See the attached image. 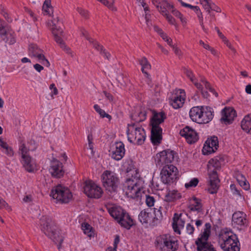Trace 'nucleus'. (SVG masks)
Returning a JSON list of instances; mask_svg holds the SVG:
<instances>
[{
    "mask_svg": "<svg viewBox=\"0 0 251 251\" xmlns=\"http://www.w3.org/2000/svg\"><path fill=\"white\" fill-rule=\"evenodd\" d=\"M81 33L82 34L83 36H84V37H86V38L87 39V40H89L90 42H92V43H94L95 41H93V40L91 38H89L88 36H87V31H85V30H82L81 31Z\"/></svg>",
    "mask_w": 251,
    "mask_h": 251,
    "instance_id": "nucleus-60",
    "label": "nucleus"
},
{
    "mask_svg": "<svg viewBox=\"0 0 251 251\" xmlns=\"http://www.w3.org/2000/svg\"><path fill=\"white\" fill-rule=\"evenodd\" d=\"M148 210V209H144L139 214L138 219L142 224H148L151 220V213Z\"/></svg>",
    "mask_w": 251,
    "mask_h": 251,
    "instance_id": "nucleus-33",
    "label": "nucleus"
},
{
    "mask_svg": "<svg viewBox=\"0 0 251 251\" xmlns=\"http://www.w3.org/2000/svg\"><path fill=\"white\" fill-rule=\"evenodd\" d=\"M223 156H219L211 159L207 165L209 172V187L208 191L210 194H216L219 187L220 179L217 173V170L221 168L222 164L224 163Z\"/></svg>",
    "mask_w": 251,
    "mask_h": 251,
    "instance_id": "nucleus-2",
    "label": "nucleus"
},
{
    "mask_svg": "<svg viewBox=\"0 0 251 251\" xmlns=\"http://www.w3.org/2000/svg\"><path fill=\"white\" fill-rule=\"evenodd\" d=\"M7 31L6 30V24L3 20V22L0 23V37H4Z\"/></svg>",
    "mask_w": 251,
    "mask_h": 251,
    "instance_id": "nucleus-48",
    "label": "nucleus"
},
{
    "mask_svg": "<svg viewBox=\"0 0 251 251\" xmlns=\"http://www.w3.org/2000/svg\"><path fill=\"white\" fill-rule=\"evenodd\" d=\"M181 198V195L176 190H169L165 196V201L167 202H174Z\"/></svg>",
    "mask_w": 251,
    "mask_h": 251,
    "instance_id": "nucleus-29",
    "label": "nucleus"
},
{
    "mask_svg": "<svg viewBox=\"0 0 251 251\" xmlns=\"http://www.w3.org/2000/svg\"><path fill=\"white\" fill-rule=\"evenodd\" d=\"M0 12L1 15H3V16L4 17V18L6 19V20L8 23H11L12 21V19L11 17H9L8 14L7 12L6 11V10L4 8H1L0 9Z\"/></svg>",
    "mask_w": 251,
    "mask_h": 251,
    "instance_id": "nucleus-51",
    "label": "nucleus"
},
{
    "mask_svg": "<svg viewBox=\"0 0 251 251\" xmlns=\"http://www.w3.org/2000/svg\"><path fill=\"white\" fill-rule=\"evenodd\" d=\"M202 122L201 124H206L211 121L213 118V112L210 109L206 108L205 111H204L203 108L202 116H201Z\"/></svg>",
    "mask_w": 251,
    "mask_h": 251,
    "instance_id": "nucleus-36",
    "label": "nucleus"
},
{
    "mask_svg": "<svg viewBox=\"0 0 251 251\" xmlns=\"http://www.w3.org/2000/svg\"><path fill=\"white\" fill-rule=\"evenodd\" d=\"M139 64L142 66L141 71L146 77H149L150 75L147 71L151 69V65L145 57H142L139 60Z\"/></svg>",
    "mask_w": 251,
    "mask_h": 251,
    "instance_id": "nucleus-34",
    "label": "nucleus"
},
{
    "mask_svg": "<svg viewBox=\"0 0 251 251\" xmlns=\"http://www.w3.org/2000/svg\"><path fill=\"white\" fill-rule=\"evenodd\" d=\"M168 22L172 25H176V20L175 18L171 15L168 14L165 17Z\"/></svg>",
    "mask_w": 251,
    "mask_h": 251,
    "instance_id": "nucleus-55",
    "label": "nucleus"
},
{
    "mask_svg": "<svg viewBox=\"0 0 251 251\" xmlns=\"http://www.w3.org/2000/svg\"><path fill=\"white\" fill-rule=\"evenodd\" d=\"M161 207H160L159 209L154 208V217L152 220L153 225H157L163 219V214L161 210Z\"/></svg>",
    "mask_w": 251,
    "mask_h": 251,
    "instance_id": "nucleus-37",
    "label": "nucleus"
},
{
    "mask_svg": "<svg viewBox=\"0 0 251 251\" xmlns=\"http://www.w3.org/2000/svg\"><path fill=\"white\" fill-rule=\"evenodd\" d=\"M6 205H7V203L0 197V208L5 207Z\"/></svg>",
    "mask_w": 251,
    "mask_h": 251,
    "instance_id": "nucleus-64",
    "label": "nucleus"
},
{
    "mask_svg": "<svg viewBox=\"0 0 251 251\" xmlns=\"http://www.w3.org/2000/svg\"><path fill=\"white\" fill-rule=\"evenodd\" d=\"M166 118L165 112L162 111L160 112H157L153 111V117L151 120V125L154 126L155 125L156 126H160L159 125L163 123Z\"/></svg>",
    "mask_w": 251,
    "mask_h": 251,
    "instance_id": "nucleus-25",
    "label": "nucleus"
},
{
    "mask_svg": "<svg viewBox=\"0 0 251 251\" xmlns=\"http://www.w3.org/2000/svg\"><path fill=\"white\" fill-rule=\"evenodd\" d=\"M51 30L55 42L60 45L62 49L66 50L67 53H70V49L67 47L65 43L62 40V37H64L62 23L54 24L52 25Z\"/></svg>",
    "mask_w": 251,
    "mask_h": 251,
    "instance_id": "nucleus-14",
    "label": "nucleus"
},
{
    "mask_svg": "<svg viewBox=\"0 0 251 251\" xmlns=\"http://www.w3.org/2000/svg\"><path fill=\"white\" fill-rule=\"evenodd\" d=\"M103 93L104 94L105 97L107 99V100H108L109 101H113V97L112 95V94H111L109 93H108L107 92H106L105 91H104L103 92Z\"/></svg>",
    "mask_w": 251,
    "mask_h": 251,
    "instance_id": "nucleus-59",
    "label": "nucleus"
},
{
    "mask_svg": "<svg viewBox=\"0 0 251 251\" xmlns=\"http://www.w3.org/2000/svg\"><path fill=\"white\" fill-rule=\"evenodd\" d=\"M126 173L129 176L125 184V187L127 188V195L132 199L141 197V190L144 187V180L140 177L138 169L133 165L132 161L127 167Z\"/></svg>",
    "mask_w": 251,
    "mask_h": 251,
    "instance_id": "nucleus-1",
    "label": "nucleus"
},
{
    "mask_svg": "<svg viewBox=\"0 0 251 251\" xmlns=\"http://www.w3.org/2000/svg\"><path fill=\"white\" fill-rule=\"evenodd\" d=\"M40 227L41 231L55 244L59 242L58 249L63 241L62 236L59 235L55 223L49 216H42L40 219Z\"/></svg>",
    "mask_w": 251,
    "mask_h": 251,
    "instance_id": "nucleus-4",
    "label": "nucleus"
},
{
    "mask_svg": "<svg viewBox=\"0 0 251 251\" xmlns=\"http://www.w3.org/2000/svg\"><path fill=\"white\" fill-rule=\"evenodd\" d=\"M230 189L234 195L241 196V191L237 189L235 184H231Z\"/></svg>",
    "mask_w": 251,
    "mask_h": 251,
    "instance_id": "nucleus-53",
    "label": "nucleus"
},
{
    "mask_svg": "<svg viewBox=\"0 0 251 251\" xmlns=\"http://www.w3.org/2000/svg\"><path fill=\"white\" fill-rule=\"evenodd\" d=\"M205 226L204 231L195 242L197 251H216L213 246L207 242L210 233L211 225L206 223Z\"/></svg>",
    "mask_w": 251,
    "mask_h": 251,
    "instance_id": "nucleus-9",
    "label": "nucleus"
},
{
    "mask_svg": "<svg viewBox=\"0 0 251 251\" xmlns=\"http://www.w3.org/2000/svg\"><path fill=\"white\" fill-rule=\"evenodd\" d=\"M162 129L160 126H151V140L154 145H158L160 144L162 136Z\"/></svg>",
    "mask_w": 251,
    "mask_h": 251,
    "instance_id": "nucleus-22",
    "label": "nucleus"
},
{
    "mask_svg": "<svg viewBox=\"0 0 251 251\" xmlns=\"http://www.w3.org/2000/svg\"><path fill=\"white\" fill-rule=\"evenodd\" d=\"M99 1L102 3L103 5L107 6L109 9L112 11H116L117 9L114 5V0H112L111 2H110L108 0H99Z\"/></svg>",
    "mask_w": 251,
    "mask_h": 251,
    "instance_id": "nucleus-44",
    "label": "nucleus"
},
{
    "mask_svg": "<svg viewBox=\"0 0 251 251\" xmlns=\"http://www.w3.org/2000/svg\"><path fill=\"white\" fill-rule=\"evenodd\" d=\"M201 82L204 84L205 87L207 90H209L212 87L210 83L207 82L204 78L201 79Z\"/></svg>",
    "mask_w": 251,
    "mask_h": 251,
    "instance_id": "nucleus-61",
    "label": "nucleus"
},
{
    "mask_svg": "<svg viewBox=\"0 0 251 251\" xmlns=\"http://www.w3.org/2000/svg\"><path fill=\"white\" fill-rule=\"evenodd\" d=\"M34 68L38 72H40L44 69V67L39 64H36L34 65Z\"/></svg>",
    "mask_w": 251,
    "mask_h": 251,
    "instance_id": "nucleus-63",
    "label": "nucleus"
},
{
    "mask_svg": "<svg viewBox=\"0 0 251 251\" xmlns=\"http://www.w3.org/2000/svg\"><path fill=\"white\" fill-rule=\"evenodd\" d=\"M146 203L149 207H152L154 205L155 199L153 196L146 195Z\"/></svg>",
    "mask_w": 251,
    "mask_h": 251,
    "instance_id": "nucleus-47",
    "label": "nucleus"
},
{
    "mask_svg": "<svg viewBox=\"0 0 251 251\" xmlns=\"http://www.w3.org/2000/svg\"><path fill=\"white\" fill-rule=\"evenodd\" d=\"M0 149L2 152L9 157H12L14 154V151L12 148L4 141L1 137H0Z\"/></svg>",
    "mask_w": 251,
    "mask_h": 251,
    "instance_id": "nucleus-30",
    "label": "nucleus"
},
{
    "mask_svg": "<svg viewBox=\"0 0 251 251\" xmlns=\"http://www.w3.org/2000/svg\"><path fill=\"white\" fill-rule=\"evenodd\" d=\"M218 147V137L215 136H212L210 138H208L205 141L202 150V153L204 155H208L215 152Z\"/></svg>",
    "mask_w": 251,
    "mask_h": 251,
    "instance_id": "nucleus-18",
    "label": "nucleus"
},
{
    "mask_svg": "<svg viewBox=\"0 0 251 251\" xmlns=\"http://www.w3.org/2000/svg\"><path fill=\"white\" fill-rule=\"evenodd\" d=\"M187 214L175 213L173 218L172 226L174 231L180 234L179 228H183L185 223V217Z\"/></svg>",
    "mask_w": 251,
    "mask_h": 251,
    "instance_id": "nucleus-20",
    "label": "nucleus"
},
{
    "mask_svg": "<svg viewBox=\"0 0 251 251\" xmlns=\"http://www.w3.org/2000/svg\"><path fill=\"white\" fill-rule=\"evenodd\" d=\"M171 12L175 16L180 19L183 25H186V19L183 17V15L179 11L176 9H173Z\"/></svg>",
    "mask_w": 251,
    "mask_h": 251,
    "instance_id": "nucleus-43",
    "label": "nucleus"
},
{
    "mask_svg": "<svg viewBox=\"0 0 251 251\" xmlns=\"http://www.w3.org/2000/svg\"><path fill=\"white\" fill-rule=\"evenodd\" d=\"M50 195L62 203H68L73 197L70 190L61 185H58L53 188Z\"/></svg>",
    "mask_w": 251,
    "mask_h": 251,
    "instance_id": "nucleus-11",
    "label": "nucleus"
},
{
    "mask_svg": "<svg viewBox=\"0 0 251 251\" xmlns=\"http://www.w3.org/2000/svg\"><path fill=\"white\" fill-rule=\"evenodd\" d=\"M176 153L170 149L164 150L156 155L155 159L156 165L162 167L171 164Z\"/></svg>",
    "mask_w": 251,
    "mask_h": 251,
    "instance_id": "nucleus-12",
    "label": "nucleus"
},
{
    "mask_svg": "<svg viewBox=\"0 0 251 251\" xmlns=\"http://www.w3.org/2000/svg\"><path fill=\"white\" fill-rule=\"evenodd\" d=\"M200 2L202 5L203 8L208 14H210L211 10H213L217 12H221L220 8H214L213 5H214V3L211 0H201Z\"/></svg>",
    "mask_w": 251,
    "mask_h": 251,
    "instance_id": "nucleus-32",
    "label": "nucleus"
},
{
    "mask_svg": "<svg viewBox=\"0 0 251 251\" xmlns=\"http://www.w3.org/2000/svg\"><path fill=\"white\" fill-rule=\"evenodd\" d=\"M218 242L223 251H240V243L237 236L226 228L220 231Z\"/></svg>",
    "mask_w": 251,
    "mask_h": 251,
    "instance_id": "nucleus-3",
    "label": "nucleus"
},
{
    "mask_svg": "<svg viewBox=\"0 0 251 251\" xmlns=\"http://www.w3.org/2000/svg\"><path fill=\"white\" fill-rule=\"evenodd\" d=\"M215 29L216 30V31L217 32V33L219 35V36L220 37V38L221 39H222L223 40H226V38L225 36L220 31V30H219V28L217 26H216L215 27Z\"/></svg>",
    "mask_w": 251,
    "mask_h": 251,
    "instance_id": "nucleus-58",
    "label": "nucleus"
},
{
    "mask_svg": "<svg viewBox=\"0 0 251 251\" xmlns=\"http://www.w3.org/2000/svg\"><path fill=\"white\" fill-rule=\"evenodd\" d=\"M22 158L21 163L25 170L29 173L33 172L36 167V164L32 160L30 155L22 157Z\"/></svg>",
    "mask_w": 251,
    "mask_h": 251,
    "instance_id": "nucleus-26",
    "label": "nucleus"
},
{
    "mask_svg": "<svg viewBox=\"0 0 251 251\" xmlns=\"http://www.w3.org/2000/svg\"><path fill=\"white\" fill-rule=\"evenodd\" d=\"M179 134L181 136L185 137L187 142L189 144L196 143L199 139L197 132L188 126H186L181 129Z\"/></svg>",
    "mask_w": 251,
    "mask_h": 251,
    "instance_id": "nucleus-19",
    "label": "nucleus"
},
{
    "mask_svg": "<svg viewBox=\"0 0 251 251\" xmlns=\"http://www.w3.org/2000/svg\"><path fill=\"white\" fill-rule=\"evenodd\" d=\"M126 133L130 143L137 145L144 144L146 137L145 130L142 127H136L135 123L128 125Z\"/></svg>",
    "mask_w": 251,
    "mask_h": 251,
    "instance_id": "nucleus-7",
    "label": "nucleus"
},
{
    "mask_svg": "<svg viewBox=\"0 0 251 251\" xmlns=\"http://www.w3.org/2000/svg\"><path fill=\"white\" fill-rule=\"evenodd\" d=\"M101 179L102 185L107 192L110 194L117 192L119 179L116 173L106 170L102 174Z\"/></svg>",
    "mask_w": 251,
    "mask_h": 251,
    "instance_id": "nucleus-6",
    "label": "nucleus"
},
{
    "mask_svg": "<svg viewBox=\"0 0 251 251\" xmlns=\"http://www.w3.org/2000/svg\"><path fill=\"white\" fill-rule=\"evenodd\" d=\"M51 0H45L42 7L44 14L50 15L52 13V7L50 6Z\"/></svg>",
    "mask_w": 251,
    "mask_h": 251,
    "instance_id": "nucleus-39",
    "label": "nucleus"
},
{
    "mask_svg": "<svg viewBox=\"0 0 251 251\" xmlns=\"http://www.w3.org/2000/svg\"><path fill=\"white\" fill-rule=\"evenodd\" d=\"M43 52L36 44H30L29 46V54L32 56H35L39 52Z\"/></svg>",
    "mask_w": 251,
    "mask_h": 251,
    "instance_id": "nucleus-40",
    "label": "nucleus"
},
{
    "mask_svg": "<svg viewBox=\"0 0 251 251\" xmlns=\"http://www.w3.org/2000/svg\"><path fill=\"white\" fill-rule=\"evenodd\" d=\"M184 73L186 74L187 76L189 78L193 76V74L192 71L188 69H185Z\"/></svg>",
    "mask_w": 251,
    "mask_h": 251,
    "instance_id": "nucleus-62",
    "label": "nucleus"
},
{
    "mask_svg": "<svg viewBox=\"0 0 251 251\" xmlns=\"http://www.w3.org/2000/svg\"><path fill=\"white\" fill-rule=\"evenodd\" d=\"M155 244L156 247L161 251H176L178 248L177 240L168 234L158 237Z\"/></svg>",
    "mask_w": 251,
    "mask_h": 251,
    "instance_id": "nucleus-8",
    "label": "nucleus"
},
{
    "mask_svg": "<svg viewBox=\"0 0 251 251\" xmlns=\"http://www.w3.org/2000/svg\"><path fill=\"white\" fill-rule=\"evenodd\" d=\"M199 183V179L197 178H193L188 183L185 184V187L186 188L190 187H196Z\"/></svg>",
    "mask_w": 251,
    "mask_h": 251,
    "instance_id": "nucleus-46",
    "label": "nucleus"
},
{
    "mask_svg": "<svg viewBox=\"0 0 251 251\" xmlns=\"http://www.w3.org/2000/svg\"><path fill=\"white\" fill-rule=\"evenodd\" d=\"M196 14H197V16L198 17V19H199V22H200L201 26L202 29L205 32H206V29L204 27V25H203V16H202V12H201V10L200 11H199L197 13H196Z\"/></svg>",
    "mask_w": 251,
    "mask_h": 251,
    "instance_id": "nucleus-49",
    "label": "nucleus"
},
{
    "mask_svg": "<svg viewBox=\"0 0 251 251\" xmlns=\"http://www.w3.org/2000/svg\"><path fill=\"white\" fill-rule=\"evenodd\" d=\"M203 108L202 106H195L190 109L189 116L193 122L201 124L202 122L201 116H202Z\"/></svg>",
    "mask_w": 251,
    "mask_h": 251,
    "instance_id": "nucleus-24",
    "label": "nucleus"
},
{
    "mask_svg": "<svg viewBox=\"0 0 251 251\" xmlns=\"http://www.w3.org/2000/svg\"><path fill=\"white\" fill-rule=\"evenodd\" d=\"M164 17L167 16L168 14L167 9L165 6H162V5H160L159 10H158Z\"/></svg>",
    "mask_w": 251,
    "mask_h": 251,
    "instance_id": "nucleus-56",
    "label": "nucleus"
},
{
    "mask_svg": "<svg viewBox=\"0 0 251 251\" xmlns=\"http://www.w3.org/2000/svg\"><path fill=\"white\" fill-rule=\"evenodd\" d=\"M77 12L85 18H88L89 16L88 11L81 8L77 7L76 9Z\"/></svg>",
    "mask_w": 251,
    "mask_h": 251,
    "instance_id": "nucleus-52",
    "label": "nucleus"
},
{
    "mask_svg": "<svg viewBox=\"0 0 251 251\" xmlns=\"http://www.w3.org/2000/svg\"><path fill=\"white\" fill-rule=\"evenodd\" d=\"M83 189L85 195L90 198L99 199L103 193L101 188L92 181H86Z\"/></svg>",
    "mask_w": 251,
    "mask_h": 251,
    "instance_id": "nucleus-13",
    "label": "nucleus"
},
{
    "mask_svg": "<svg viewBox=\"0 0 251 251\" xmlns=\"http://www.w3.org/2000/svg\"><path fill=\"white\" fill-rule=\"evenodd\" d=\"M241 126L244 131L251 134V114L245 116L241 121Z\"/></svg>",
    "mask_w": 251,
    "mask_h": 251,
    "instance_id": "nucleus-31",
    "label": "nucleus"
},
{
    "mask_svg": "<svg viewBox=\"0 0 251 251\" xmlns=\"http://www.w3.org/2000/svg\"><path fill=\"white\" fill-rule=\"evenodd\" d=\"M185 100V92L184 90L178 89L176 90V93L172 95L170 99V103L175 109L181 107Z\"/></svg>",
    "mask_w": 251,
    "mask_h": 251,
    "instance_id": "nucleus-17",
    "label": "nucleus"
},
{
    "mask_svg": "<svg viewBox=\"0 0 251 251\" xmlns=\"http://www.w3.org/2000/svg\"><path fill=\"white\" fill-rule=\"evenodd\" d=\"M82 229L84 230L85 233H89L92 229V226L88 223H84L82 224Z\"/></svg>",
    "mask_w": 251,
    "mask_h": 251,
    "instance_id": "nucleus-50",
    "label": "nucleus"
},
{
    "mask_svg": "<svg viewBox=\"0 0 251 251\" xmlns=\"http://www.w3.org/2000/svg\"><path fill=\"white\" fill-rule=\"evenodd\" d=\"M194 227L190 224H188L186 226V232L188 234L192 235L194 231Z\"/></svg>",
    "mask_w": 251,
    "mask_h": 251,
    "instance_id": "nucleus-54",
    "label": "nucleus"
},
{
    "mask_svg": "<svg viewBox=\"0 0 251 251\" xmlns=\"http://www.w3.org/2000/svg\"><path fill=\"white\" fill-rule=\"evenodd\" d=\"M125 154V145L122 142L115 143V150L112 151L111 157L119 161L122 159Z\"/></svg>",
    "mask_w": 251,
    "mask_h": 251,
    "instance_id": "nucleus-23",
    "label": "nucleus"
},
{
    "mask_svg": "<svg viewBox=\"0 0 251 251\" xmlns=\"http://www.w3.org/2000/svg\"><path fill=\"white\" fill-rule=\"evenodd\" d=\"M178 1L180 3L181 6H182L183 7H188L191 9H197V8L195 7L194 6L190 4L186 3L184 2H183L182 0H178Z\"/></svg>",
    "mask_w": 251,
    "mask_h": 251,
    "instance_id": "nucleus-57",
    "label": "nucleus"
},
{
    "mask_svg": "<svg viewBox=\"0 0 251 251\" xmlns=\"http://www.w3.org/2000/svg\"><path fill=\"white\" fill-rule=\"evenodd\" d=\"M234 176L239 185L245 190H248L250 188V184L247 181L244 176L239 171L235 173Z\"/></svg>",
    "mask_w": 251,
    "mask_h": 251,
    "instance_id": "nucleus-28",
    "label": "nucleus"
},
{
    "mask_svg": "<svg viewBox=\"0 0 251 251\" xmlns=\"http://www.w3.org/2000/svg\"><path fill=\"white\" fill-rule=\"evenodd\" d=\"M49 172L52 177L56 178L62 177L65 174L62 163L55 158H53L50 162Z\"/></svg>",
    "mask_w": 251,
    "mask_h": 251,
    "instance_id": "nucleus-16",
    "label": "nucleus"
},
{
    "mask_svg": "<svg viewBox=\"0 0 251 251\" xmlns=\"http://www.w3.org/2000/svg\"><path fill=\"white\" fill-rule=\"evenodd\" d=\"M94 108L96 110V111L100 115L101 117H106L108 118L109 120L111 119V116L109 114L106 113L104 111V110L101 109L98 104H95L94 106Z\"/></svg>",
    "mask_w": 251,
    "mask_h": 251,
    "instance_id": "nucleus-42",
    "label": "nucleus"
},
{
    "mask_svg": "<svg viewBox=\"0 0 251 251\" xmlns=\"http://www.w3.org/2000/svg\"><path fill=\"white\" fill-rule=\"evenodd\" d=\"M93 47L98 51H99L100 54L104 57H105V59H107L108 60H109L110 57L111 56L110 53L106 50L103 46L101 45L98 42L95 41L93 43Z\"/></svg>",
    "mask_w": 251,
    "mask_h": 251,
    "instance_id": "nucleus-35",
    "label": "nucleus"
},
{
    "mask_svg": "<svg viewBox=\"0 0 251 251\" xmlns=\"http://www.w3.org/2000/svg\"><path fill=\"white\" fill-rule=\"evenodd\" d=\"M160 177L163 183L171 185L178 179V171L177 168L172 164L165 165L161 171Z\"/></svg>",
    "mask_w": 251,
    "mask_h": 251,
    "instance_id": "nucleus-10",
    "label": "nucleus"
},
{
    "mask_svg": "<svg viewBox=\"0 0 251 251\" xmlns=\"http://www.w3.org/2000/svg\"><path fill=\"white\" fill-rule=\"evenodd\" d=\"M19 151L21 154L22 157L29 155L27 153L29 151V149L26 147L25 144H22V145L19 148Z\"/></svg>",
    "mask_w": 251,
    "mask_h": 251,
    "instance_id": "nucleus-45",
    "label": "nucleus"
},
{
    "mask_svg": "<svg viewBox=\"0 0 251 251\" xmlns=\"http://www.w3.org/2000/svg\"><path fill=\"white\" fill-rule=\"evenodd\" d=\"M147 113L145 111H140L139 113H134L132 115V119L136 123H139L145 121L146 119Z\"/></svg>",
    "mask_w": 251,
    "mask_h": 251,
    "instance_id": "nucleus-38",
    "label": "nucleus"
},
{
    "mask_svg": "<svg viewBox=\"0 0 251 251\" xmlns=\"http://www.w3.org/2000/svg\"><path fill=\"white\" fill-rule=\"evenodd\" d=\"M190 204L188 206V208L192 211H197L198 212H201L202 209V204L201 201V200L200 199L193 197L190 200Z\"/></svg>",
    "mask_w": 251,
    "mask_h": 251,
    "instance_id": "nucleus-27",
    "label": "nucleus"
},
{
    "mask_svg": "<svg viewBox=\"0 0 251 251\" xmlns=\"http://www.w3.org/2000/svg\"><path fill=\"white\" fill-rule=\"evenodd\" d=\"M108 212L123 227L129 229L134 225L133 220L129 214L121 207L109 208Z\"/></svg>",
    "mask_w": 251,
    "mask_h": 251,
    "instance_id": "nucleus-5",
    "label": "nucleus"
},
{
    "mask_svg": "<svg viewBox=\"0 0 251 251\" xmlns=\"http://www.w3.org/2000/svg\"><path fill=\"white\" fill-rule=\"evenodd\" d=\"M222 118L221 121L226 125L231 124L236 115V111L232 107H225L221 112Z\"/></svg>",
    "mask_w": 251,
    "mask_h": 251,
    "instance_id": "nucleus-21",
    "label": "nucleus"
},
{
    "mask_svg": "<svg viewBox=\"0 0 251 251\" xmlns=\"http://www.w3.org/2000/svg\"><path fill=\"white\" fill-rule=\"evenodd\" d=\"M2 40L9 45H12L16 42L15 37L10 33L7 32L4 37H1Z\"/></svg>",
    "mask_w": 251,
    "mask_h": 251,
    "instance_id": "nucleus-41",
    "label": "nucleus"
},
{
    "mask_svg": "<svg viewBox=\"0 0 251 251\" xmlns=\"http://www.w3.org/2000/svg\"><path fill=\"white\" fill-rule=\"evenodd\" d=\"M232 225L239 230H243L248 226V221L246 215L243 212H234L232 217Z\"/></svg>",
    "mask_w": 251,
    "mask_h": 251,
    "instance_id": "nucleus-15",
    "label": "nucleus"
}]
</instances>
